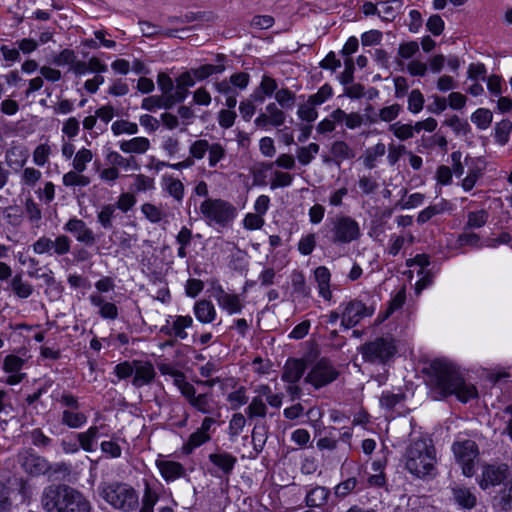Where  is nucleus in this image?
Here are the masks:
<instances>
[{"label": "nucleus", "mask_w": 512, "mask_h": 512, "mask_svg": "<svg viewBox=\"0 0 512 512\" xmlns=\"http://www.w3.org/2000/svg\"><path fill=\"white\" fill-rule=\"evenodd\" d=\"M508 476L509 467L507 464H485L482 467L478 484L481 489L486 490L489 487L500 485Z\"/></svg>", "instance_id": "obj_13"}, {"label": "nucleus", "mask_w": 512, "mask_h": 512, "mask_svg": "<svg viewBox=\"0 0 512 512\" xmlns=\"http://www.w3.org/2000/svg\"><path fill=\"white\" fill-rule=\"evenodd\" d=\"M92 306L98 308V313L103 319L115 320L118 317L117 306L105 300L101 294L92 293L89 295Z\"/></svg>", "instance_id": "obj_23"}, {"label": "nucleus", "mask_w": 512, "mask_h": 512, "mask_svg": "<svg viewBox=\"0 0 512 512\" xmlns=\"http://www.w3.org/2000/svg\"><path fill=\"white\" fill-rule=\"evenodd\" d=\"M451 449L456 462L461 466L463 475L472 477L475 474V463L479 456L476 442L470 439H458L452 444Z\"/></svg>", "instance_id": "obj_7"}, {"label": "nucleus", "mask_w": 512, "mask_h": 512, "mask_svg": "<svg viewBox=\"0 0 512 512\" xmlns=\"http://www.w3.org/2000/svg\"><path fill=\"white\" fill-rule=\"evenodd\" d=\"M141 212L145 218L153 224L161 222L166 216L160 207L149 202L142 204Z\"/></svg>", "instance_id": "obj_43"}, {"label": "nucleus", "mask_w": 512, "mask_h": 512, "mask_svg": "<svg viewBox=\"0 0 512 512\" xmlns=\"http://www.w3.org/2000/svg\"><path fill=\"white\" fill-rule=\"evenodd\" d=\"M330 153L335 164L340 166L343 161L356 157V150L343 140L334 141L330 147Z\"/></svg>", "instance_id": "obj_24"}, {"label": "nucleus", "mask_w": 512, "mask_h": 512, "mask_svg": "<svg viewBox=\"0 0 512 512\" xmlns=\"http://www.w3.org/2000/svg\"><path fill=\"white\" fill-rule=\"evenodd\" d=\"M424 96L419 89L412 90L408 95V110L413 113H419L424 106Z\"/></svg>", "instance_id": "obj_60"}, {"label": "nucleus", "mask_w": 512, "mask_h": 512, "mask_svg": "<svg viewBox=\"0 0 512 512\" xmlns=\"http://www.w3.org/2000/svg\"><path fill=\"white\" fill-rule=\"evenodd\" d=\"M297 115L301 120L313 122L318 117L316 106L307 100L306 103L301 104L298 108Z\"/></svg>", "instance_id": "obj_63"}, {"label": "nucleus", "mask_w": 512, "mask_h": 512, "mask_svg": "<svg viewBox=\"0 0 512 512\" xmlns=\"http://www.w3.org/2000/svg\"><path fill=\"white\" fill-rule=\"evenodd\" d=\"M512 130L510 120H502L495 126V141L500 145H505L509 141V135Z\"/></svg>", "instance_id": "obj_50"}, {"label": "nucleus", "mask_w": 512, "mask_h": 512, "mask_svg": "<svg viewBox=\"0 0 512 512\" xmlns=\"http://www.w3.org/2000/svg\"><path fill=\"white\" fill-rule=\"evenodd\" d=\"M105 160L107 164L116 167L117 170L136 171L139 169V164L134 156L124 157L116 151H109L105 156Z\"/></svg>", "instance_id": "obj_26"}, {"label": "nucleus", "mask_w": 512, "mask_h": 512, "mask_svg": "<svg viewBox=\"0 0 512 512\" xmlns=\"http://www.w3.org/2000/svg\"><path fill=\"white\" fill-rule=\"evenodd\" d=\"M427 383L436 400L454 395L460 402L467 403L478 397L476 387L466 382L459 368L445 358L430 363Z\"/></svg>", "instance_id": "obj_1"}, {"label": "nucleus", "mask_w": 512, "mask_h": 512, "mask_svg": "<svg viewBox=\"0 0 512 512\" xmlns=\"http://www.w3.org/2000/svg\"><path fill=\"white\" fill-rule=\"evenodd\" d=\"M189 404L203 414H209L212 412L208 394L203 393L196 395L192 398Z\"/></svg>", "instance_id": "obj_64"}, {"label": "nucleus", "mask_w": 512, "mask_h": 512, "mask_svg": "<svg viewBox=\"0 0 512 512\" xmlns=\"http://www.w3.org/2000/svg\"><path fill=\"white\" fill-rule=\"evenodd\" d=\"M78 170H71L65 173L62 177V183L66 187H86L90 184L91 180L88 176L82 174Z\"/></svg>", "instance_id": "obj_37"}, {"label": "nucleus", "mask_w": 512, "mask_h": 512, "mask_svg": "<svg viewBox=\"0 0 512 512\" xmlns=\"http://www.w3.org/2000/svg\"><path fill=\"white\" fill-rule=\"evenodd\" d=\"M457 135H467L471 131V127L466 120L460 119L457 115H453L445 121Z\"/></svg>", "instance_id": "obj_58"}, {"label": "nucleus", "mask_w": 512, "mask_h": 512, "mask_svg": "<svg viewBox=\"0 0 512 512\" xmlns=\"http://www.w3.org/2000/svg\"><path fill=\"white\" fill-rule=\"evenodd\" d=\"M321 232L332 245H346L360 239V224L351 216L337 214L326 220Z\"/></svg>", "instance_id": "obj_3"}, {"label": "nucleus", "mask_w": 512, "mask_h": 512, "mask_svg": "<svg viewBox=\"0 0 512 512\" xmlns=\"http://www.w3.org/2000/svg\"><path fill=\"white\" fill-rule=\"evenodd\" d=\"M359 352L365 362L385 364L396 353V346L393 339L378 337L361 345Z\"/></svg>", "instance_id": "obj_6"}, {"label": "nucleus", "mask_w": 512, "mask_h": 512, "mask_svg": "<svg viewBox=\"0 0 512 512\" xmlns=\"http://www.w3.org/2000/svg\"><path fill=\"white\" fill-rule=\"evenodd\" d=\"M17 462L26 473L33 476L45 474L50 469L49 462L31 449L20 451L17 455Z\"/></svg>", "instance_id": "obj_12"}, {"label": "nucleus", "mask_w": 512, "mask_h": 512, "mask_svg": "<svg viewBox=\"0 0 512 512\" xmlns=\"http://www.w3.org/2000/svg\"><path fill=\"white\" fill-rule=\"evenodd\" d=\"M119 148L127 154H144L150 148V141L146 137H134L119 142Z\"/></svg>", "instance_id": "obj_30"}, {"label": "nucleus", "mask_w": 512, "mask_h": 512, "mask_svg": "<svg viewBox=\"0 0 512 512\" xmlns=\"http://www.w3.org/2000/svg\"><path fill=\"white\" fill-rule=\"evenodd\" d=\"M338 375L334 365L328 359L321 358L311 367L304 380L315 389H320L335 381Z\"/></svg>", "instance_id": "obj_8"}, {"label": "nucleus", "mask_w": 512, "mask_h": 512, "mask_svg": "<svg viewBox=\"0 0 512 512\" xmlns=\"http://www.w3.org/2000/svg\"><path fill=\"white\" fill-rule=\"evenodd\" d=\"M69 490L68 485H50L44 488L41 496L43 509L47 512H62Z\"/></svg>", "instance_id": "obj_11"}, {"label": "nucleus", "mask_w": 512, "mask_h": 512, "mask_svg": "<svg viewBox=\"0 0 512 512\" xmlns=\"http://www.w3.org/2000/svg\"><path fill=\"white\" fill-rule=\"evenodd\" d=\"M314 277L317 282L319 295L325 300H331L330 290L331 273L326 266H319L314 270Z\"/></svg>", "instance_id": "obj_29"}, {"label": "nucleus", "mask_w": 512, "mask_h": 512, "mask_svg": "<svg viewBox=\"0 0 512 512\" xmlns=\"http://www.w3.org/2000/svg\"><path fill=\"white\" fill-rule=\"evenodd\" d=\"M87 420V415L78 410H63L61 413V423L71 429L83 427Z\"/></svg>", "instance_id": "obj_32"}, {"label": "nucleus", "mask_w": 512, "mask_h": 512, "mask_svg": "<svg viewBox=\"0 0 512 512\" xmlns=\"http://www.w3.org/2000/svg\"><path fill=\"white\" fill-rule=\"evenodd\" d=\"M24 363V359L13 354L7 355L4 358L2 368L6 373L10 374L5 380L6 384L17 385L23 380L25 374L21 373V370L24 366Z\"/></svg>", "instance_id": "obj_19"}, {"label": "nucleus", "mask_w": 512, "mask_h": 512, "mask_svg": "<svg viewBox=\"0 0 512 512\" xmlns=\"http://www.w3.org/2000/svg\"><path fill=\"white\" fill-rule=\"evenodd\" d=\"M472 122L481 130H485L492 122V113L485 108H479L471 115Z\"/></svg>", "instance_id": "obj_49"}, {"label": "nucleus", "mask_w": 512, "mask_h": 512, "mask_svg": "<svg viewBox=\"0 0 512 512\" xmlns=\"http://www.w3.org/2000/svg\"><path fill=\"white\" fill-rule=\"evenodd\" d=\"M63 230L72 234L79 243L85 246H93L97 242L93 230L87 226L84 220L77 217L70 218L63 226Z\"/></svg>", "instance_id": "obj_16"}, {"label": "nucleus", "mask_w": 512, "mask_h": 512, "mask_svg": "<svg viewBox=\"0 0 512 512\" xmlns=\"http://www.w3.org/2000/svg\"><path fill=\"white\" fill-rule=\"evenodd\" d=\"M208 459L213 465V468L208 470L209 473L218 478H228L237 463V458L226 451L211 453Z\"/></svg>", "instance_id": "obj_14"}, {"label": "nucleus", "mask_w": 512, "mask_h": 512, "mask_svg": "<svg viewBox=\"0 0 512 512\" xmlns=\"http://www.w3.org/2000/svg\"><path fill=\"white\" fill-rule=\"evenodd\" d=\"M111 131L115 136L121 134L134 135L138 133V125L134 122H129L127 120H117L112 123Z\"/></svg>", "instance_id": "obj_52"}, {"label": "nucleus", "mask_w": 512, "mask_h": 512, "mask_svg": "<svg viewBox=\"0 0 512 512\" xmlns=\"http://www.w3.org/2000/svg\"><path fill=\"white\" fill-rule=\"evenodd\" d=\"M341 307V325L346 329L353 328L363 318L372 316L375 311L374 307L367 306L357 299L342 304Z\"/></svg>", "instance_id": "obj_10"}, {"label": "nucleus", "mask_w": 512, "mask_h": 512, "mask_svg": "<svg viewBox=\"0 0 512 512\" xmlns=\"http://www.w3.org/2000/svg\"><path fill=\"white\" fill-rule=\"evenodd\" d=\"M70 248L71 240L64 234L58 235L55 239L41 236L32 244L33 252L38 255L63 256L69 253Z\"/></svg>", "instance_id": "obj_9"}, {"label": "nucleus", "mask_w": 512, "mask_h": 512, "mask_svg": "<svg viewBox=\"0 0 512 512\" xmlns=\"http://www.w3.org/2000/svg\"><path fill=\"white\" fill-rule=\"evenodd\" d=\"M305 372V363L299 359H288L284 365L282 380L290 384L297 383Z\"/></svg>", "instance_id": "obj_25"}, {"label": "nucleus", "mask_w": 512, "mask_h": 512, "mask_svg": "<svg viewBox=\"0 0 512 512\" xmlns=\"http://www.w3.org/2000/svg\"><path fill=\"white\" fill-rule=\"evenodd\" d=\"M211 435L200 433L198 430L193 432L187 442L182 447V452L186 455L191 454L196 448L210 441Z\"/></svg>", "instance_id": "obj_39"}, {"label": "nucleus", "mask_w": 512, "mask_h": 512, "mask_svg": "<svg viewBox=\"0 0 512 512\" xmlns=\"http://www.w3.org/2000/svg\"><path fill=\"white\" fill-rule=\"evenodd\" d=\"M357 483L358 481L355 477L347 478L334 487V495L339 499H344L354 491Z\"/></svg>", "instance_id": "obj_54"}, {"label": "nucleus", "mask_w": 512, "mask_h": 512, "mask_svg": "<svg viewBox=\"0 0 512 512\" xmlns=\"http://www.w3.org/2000/svg\"><path fill=\"white\" fill-rule=\"evenodd\" d=\"M227 401L231 406V409L237 410L248 402V397L246 395V388L244 386H240L235 391L229 393L227 395Z\"/></svg>", "instance_id": "obj_53"}, {"label": "nucleus", "mask_w": 512, "mask_h": 512, "mask_svg": "<svg viewBox=\"0 0 512 512\" xmlns=\"http://www.w3.org/2000/svg\"><path fill=\"white\" fill-rule=\"evenodd\" d=\"M89 501L76 489L70 487L62 512H90Z\"/></svg>", "instance_id": "obj_22"}, {"label": "nucleus", "mask_w": 512, "mask_h": 512, "mask_svg": "<svg viewBox=\"0 0 512 512\" xmlns=\"http://www.w3.org/2000/svg\"><path fill=\"white\" fill-rule=\"evenodd\" d=\"M25 214L34 226H39L42 219V210L32 198H28L25 202Z\"/></svg>", "instance_id": "obj_51"}, {"label": "nucleus", "mask_w": 512, "mask_h": 512, "mask_svg": "<svg viewBox=\"0 0 512 512\" xmlns=\"http://www.w3.org/2000/svg\"><path fill=\"white\" fill-rule=\"evenodd\" d=\"M141 108L147 111H154L156 109H170L171 102L167 98L161 96H149L142 100Z\"/></svg>", "instance_id": "obj_45"}, {"label": "nucleus", "mask_w": 512, "mask_h": 512, "mask_svg": "<svg viewBox=\"0 0 512 512\" xmlns=\"http://www.w3.org/2000/svg\"><path fill=\"white\" fill-rule=\"evenodd\" d=\"M452 500L462 509L471 510L477 504L475 493L463 485H454L451 488Z\"/></svg>", "instance_id": "obj_21"}, {"label": "nucleus", "mask_w": 512, "mask_h": 512, "mask_svg": "<svg viewBox=\"0 0 512 512\" xmlns=\"http://www.w3.org/2000/svg\"><path fill=\"white\" fill-rule=\"evenodd\" d=\"M401 110V106L397 103L383 107L375 114V118H370V123H377L378 121L392 122L399 116Z\"/></svg>", "instance_id": "obj_38"}, {"label": "nucleus", "mask_w": 512, "mask_h": 512, "mask_svg": "<svg viewBox=\"0 0 512 512\" xmlns=\"http://www.w3.org/2000/svg\"><path fill=\"white\" fill-rule=\"evenodd\" d=\"M213 296L218 306L230 315L240 313L244 307L239 295L227 293L221 286L214 289Z\"/></svg>", "instance_id": "obj_17"}, {"label": "nucleus", "mask_w": 512, "mask_h": 512, "mask_svg": "<svg viewBox=\"0 0 512 512\" xmlns=\"http://www.w3.org/2000/svg\"><path fill=\"white\" fill-rule=\"evenodd\" d=\"M133 375L132 385L135 388H141L152 383L156 376V372L151 362L135 360V370Z\"/></svg>", "instance_id": "obj_20"}, {"label": "nucleus", "mask_w": 512, "mask_h": 512, "mask_svg": "<svg viewBox=\"0 0 512 512\" xmlns=\"http://www.w3.org/2000/svg\"><path fill=\"white\" fill-rule=\"evenodd\" d=\"M210 145L211 144H209V142L205 139H199L194 141L189 148L190 158H192L193 160L203 159L205 154L208 152Z\"/></svg>", "instance_id": "obj_61"}, {"label": "nucleus", "mask_w": 512, "mask_h": 512, "mask_svg": "<svg viewBox=\"0 0 512 512\" xmlns=\"http://www.w3.org/2000/svg\"><path fill=\"white\" fill-rule=\"evenodd\" d=\"M386 153V146L384 143L379 142L373 147L366 150L364 164L367 168L372 169L375 167V162L379 157L384 156Z\"/></svg>", "instance_id": "obj_46"}, {"label": "nucleus", "mask_w": 512, "mask_h": 512, "mask_svg": "<svg viewBox=\"0 0 512 512\" xmlns=\"http://www.w3.org/2000/svg\"><path fill=\"white\" fill-rule=\"evenodd\" d=\"M402 8L401 0H390L380 2V17L383 20L391 21L396 17L397 12Z\"/></svg>", "instance_id": "obj_44"}, {"label": "nucleus", "mask_w": 512, "mask_h": 512, "mask_svg": "<svg viewBox=\"0 0 512 512\" xmlns=\"http://www.w3.org/2000/svg\"><path fill=\"white\" fill-rule=\"evenodd\" d=\"M333 96V89L329 84L322 85L318 91L308 97L310 103L319 106Z\"/></svg>", "instance_id": "obj_56"}, {"label": "nucleus", "mask_w": 512, "mask_h": 512, "mask_svg": "<svg viewBox=\"0 0 512 512\" xmlns=\"http://www.w3.org/2000/svg\"><path fill=\"white\" fill-rule=\"evenodd\" d=\"M320 146L317 143H310L308 146L300 147L297 150V159L302 165H308L318 154Z\"/></svg>", "instance_id": "obj_48"}, {"label": "nucleus", "mask_w": 512, "mask_h": 512, "mask_svg": "<svg viewBox=\"0 0 512 512\" xmlns=\"http://www.w3.org/2000/svg\"><path fill=\"white\" fill-rule=\"evenodd\" d=\"M275 99L282 109H290L295 103V94L287 88L276 91Z\"/></svg>", "instance_id": "obj_57"}, {"label": "nucleus", "mask_w": 512, "mask_h": 512, "mask_svg": "<svg viewBox=\"0 0 512 512\" xmlns=\"http://www.w3.org/2000/svg\"><path fill=\"white\" fill-rule=\"evenodd\" d=\"M115 213L116 206L114 204H105L97 213V222L103 229H110L113 227Z\"/></svg>", "instance_id": "obj_40"}, {"label": "nucleus", "mask_w": 512, "mask_h": 512, "mask_svg": "<svg viewBox=\"0 0 512 512\" xmlns=\"http://www.w3.org/2000/svg\"><path fill=\"white\" fill-rule=\"evenodd\" d=\"M99 489L103 499L117 510L130 512L138 507V493L127 483H104Z\"/></svg>", "instance_id": "obj_4"}, {"label": "nucleus", "mask_w": 512, "mask_h": 512, "mask_svg": "<svg viewBox=\"0 0 512 512\" xmlns=\"http://www.w3.org/2000/svg\"><path fill=\"white\" fill-rule=\"evenodd\" d=\"M330 490L323 486L312 488L306 495L305 502L308 507H321L326 504Z\"/></svg>", "instance_id": "obj_33"}, {"label": "nucleus", "mask_w": 512, "mask_h": 512, "mask_svg": "<svg viewBox=\"0 0 512 512\" xmlns=\"http://www.w3.org/2000/svg\"><path fill=\"white\" fill-rule=\"evenodd\" d=\"M286 114L275 102L266 105L265 110L260 112L254 120L257 128L267 129V127L278 128L284 125Z\"/></svg>", "instance_id": "obj_15"}, {"label": "nucleus", "mask_w": 512, "mask_h": 512, "mask_svg": "<svg viewBox=\"0 0 512 512\" xmlns=\"http://www.w3.org/2000/svg\"><path fill=\"white\" fill-rule=\"evenodd\" d=\"M405 468L417 478H425L435 473L437 456L433 441L429 437L412 439L404 455Z\"/></svg>", "instance_id": "obj_2"}, {"label": "nucleus", "mask_w": 512, "mask_h": 512, "mask_svg": "<svg viewBox=\"0 0 512 512\" xmlns=\"http://www.w3.org/2000/svg\"><path fill=\"white\" fill-rule=\"evenodd\" d=\"M139 26L142 34L145 37H155L157 35H164L166 37H178L182 38V36L178 35V30L167 29L164 30L160 26L155 25L148 21H139Z\"/></svg>", "instance_id": "obj_35"}, {"label": "nucleus", "mask_w": 512, "mask_h": 512, "mask_svg": "<svg viewBox=\"0 0 512 512\" xmlns=\"http://www.w3.org/2000/svg\"><path fill=\"white\" fill-rule=\"evenodd\" d=\"M245 413L249 419L264 418L267 415L266 404L261 397H253Z\"/></svg>", "instance_id": "obj_42"}, {"label": "nucleus", "mask_w": 512, "mask_h": 512, "mask_svg": "<svg viewBox=\"0 0 512 512\" xmlns=\"http://www.w3.org/2000/svg\"><path fill=\"white\" fill-rule=\"evenodd\" d=\"M98 434L97 426H90L85 432L78 433L76 437L80 448L86 452H93Z\"/></svg>", "instance_id": "obj_34"}, {"label": "nucleus", "mask_w": 512, "mask_h": 512, "mask_svg": "<svg viewBox=\"0 0 512 512\" xmlns=\"http://www.w3.org/2000/svg\"><path fill=\"white\" fill-rule=\"evenodd\" d=\"M196 319L203 324L212 323L216 319L214 304L206 299L196 301L193 307Z\"/></svg>", "instance_id": "obj_28"}, {"label": "nucleus", "mask_w": 512, "mask_h": 512, "mask_svg": "<svg viewBox=\"0 0 512 512\" xmlns=\"http://www.w3.org/2000/svg\"><path fill=\"white\" fill-rule=\"evenodd\" d=\"M162 187L177 204H182L185 195V187L179 179L171 175H164L162 177Z\"/></svg>", "instance_id": "obj_27"}, {"label": "nucleus", "mask_w": 512, "mask_h": 512, "mask_svg": "<svg viewBox=\"0 0 512 512\" xmlns=\"http://www.w3.org/2000/svg\"><path fill=\"white\" fill-rule=\"evenodd\" d=\"M132 187L137 193L151 191L155 188V181L144 174H136Z\"/></svg>", "instance_id": "obj_55"}, {"label": "nucleus", "mask_w": 512, "mask_h": 512, "mask_svg": "<svg viewBox=\"0 0 512 512\" xmlns=\"http://www.w3.org/2000/svg\"><path fill=\"white\" fill-rule=\"evenodd\" d=\"M488 218L489 213L486 210L471 211L467 214L464 229H479L487 223Z\"/></svg>", "instance_id": "obj_41"}, {"label": "nucleus", "mask_w": 512, "mask_h": 512, "mask_svg": "<svg viewBox=\"0 0 512 512\" xmlns=\"http://www.w3.org/2000/svg\"><path fill=\"white\" fill-rule=\"evenodd\" d=\"M155 465L159 470L161 477L167 483L174 482L187 476L186 469L180 462L157 459Z\"/></svg>", "instance_id": "obj_18"}, {"label": "nucleus", "mask_w": 512, "mask_h": 512, "mask_svg": "<svg viewBox=\"0 0 512 512\" xmlns=\"http://www.w3.org/2000/svg\"><path fill=\"white\" fill-rule=\"evenodd\" d=\"M223 71H224L223 65H212V64H206V65H202L196 69H192V73L197 80H204L212 74L222 73Z\"/></svg>", "instance_id": "obj_59"}, {"label": "nucleus", "mask_w": 512, "mask_h": 512, "mask_svg": "<svg viewBox=\"0 0 512 512\" xmlns=\"http://www.w3.org/2000/svg\"><path fill=\"white\" fill-rule=\"evenodd\" d=\"M389 130L394 134L396 138L401 141L408 140L414 136L412 125L410 124H402L400 122H396L389 126Z\"/></svg>", "instance_id": "obj_62"}, {"label": "nucleus", "mask_w": 512, "mask_h": 512, "mask_svg": "<svg viewBox=\"0 0 512 512\" xmlns=\"http://www.w3.org/2000/svg\"><path fill=\"white\" fill-rule=\"evenodd\" d=\"M200 212L209 225L227 227L237 215L235 206L220 198H207L200 205Z\"/></svg>", "instance_id": "obj_5"}, {"label": "nucleus", "mask_w": 512, "mask_h": 512, "mask_svg": "<svg viewBox=\"0 0 512 512\" xmlns=\"http://www.w3.org/2000/svg\"><path fill=\"white\" fill-rule=\"evenodd\" d=\"M93 159V153L90 149L82 148L76 152L72 166L73 169L78 170L79 172H84L87 168V164L90 163Z\"/></svg>", "instance_id": "obj_47"}, {"label": "nucleus", "mask_w": 512, "mask_h": 512, "mask_svg": "<svg viewBox=\"0 0 512 512\" xmlns=\"http://www.w3.org/2000/svg\"><path fill=\"white\" fill-rule=\"evenodd\" d=\"M10 287L14 294L21 299H27L30 297L34 290L33 286L30 283L24 281L20 274L15 275L11 279Z\"/></svg>", "instance_id": "obj_36"}, {"label": "nucleus", "mask_w": 512, "mask_h": 512, "mask_svg": "<svg viewBox=\"0 0 512 512\" xmlns=\"http://www.w3.org/2000/svg\"><path fill=\"white\" fill-rule=\"evenodd\" d=\"M193 324V319L191 316H176L171 328L162 327L161 332L165 334L171 335L173 334L175 337L179 339H186L188 334L185 332L186 328L191 327Z\"/></svg>", "instance_id": "obj_31"}]
</instances>
